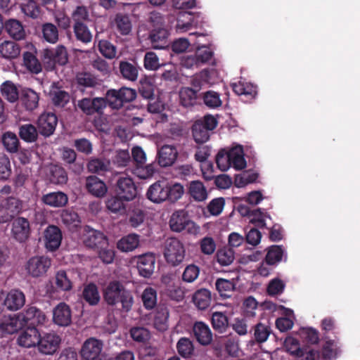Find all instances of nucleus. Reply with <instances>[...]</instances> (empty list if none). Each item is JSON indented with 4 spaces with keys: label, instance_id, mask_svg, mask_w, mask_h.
Here are the masks:
<instances>
[{
    "label": "nucleus",
    "instance_id": "f257e3e1",
    "mask_svg": "<svg viewBox=\"0 0 360 360\" xmlns=\"http://www.w3.org/2000/svg\"><path fill=\"white\" fill-rule=\"evenodd\" d=\"M103 298L108 305L120 303L122 310L129 312L134 304V297L130 290L119 281H110L103 290Z\"/></svg>",
    "mask_w": 360,
    "mask_h": 360
},
{
    "label": "nucleus",
    "instance_id": "f03ea898",
    "mask_svg": "<svg viewBox=\"0 0 360 360\" xmlns=\"http://www.w3.org/2000/svg\"><path fill=\"white\" fill-rule=\"evenodd\" d=\"M136 97L135 89L122 86L119 89H108L103 98L106 106L108 105L114 110H119L124 106V103L131 102Z\"/></svg>",
    "mask_w": 360,
    "mask_h": 360
},
{
    "label": "nucleus",
    "instance_id": "7ed1b4c3",
    "mask_svg": "<svg viewBox=\"0 0 360 360\" xmlns=\"http://www.w3.org/2000/svg\"><path fill=\"white\" fill-rule=\"evenodd\" d=\"M225 160L236 170H240L246 167V161L244 158L243 149L241 146H237L231 149L229 152L220 150L216 156V162L218 167L225 171L228 169L227 164H221V161Z\"/></svg>",
    "mask_w": 360,
    "mask_h": 360
},
{
    "label": "nucleus",
    "instance_id": "20e7f679",
    "mask_svg": "<svg viewBox=\"0 0 360 360\" xmlns=\"http://www.w3.org/2000/svg\"><path fill=\"white\" fill-rule=\"evenodd\" d=\"M217 125V120L211 115H207L203 118L196 120L192 126V135L198 143L207 141L210 132Z\"/></svg>",
    "mask_w": 360,
    "mask_h": 360
},
{
    "label": "nucleus",
    "instance_id": "39448f33",
    "mask_svg": "<svg viewBox=\"0 0 360 360\" xmlns=\"http://www.w3.org/2000/svg\"><path fill=\"white\" fill-rule=\"evenodd\" d=\"M169 226L172 231L181 232L186 231L188 233L195 234L199 226L190 219L188 212L184 210L175 211L170 217Z\"/></svg>",
    "mask_w": 360,
    "mask_h": 360
},
{
    "label": "nucleus",
    "instance_id": "423d86ee",
    "mask_svg": "<svg viewBox=\"0 0 360 360\" xmlns=\"http://www.w3.org/2000/svg\"><path fill=\"white\" fill-rule=\"evenodd\" d=\"M185 252L183 243L176 238H169L165 241L163 254L169 264L173 266L180 264L184 259Z\"/></svg>",
    "mask_w": 360,
    "mask_h": 360
},
{
    "label": "nucleus",
    "instance_id": "0eeeda50",
    "mask_svg": "<svg viewBox=\"0 0 360 360\" xmlns=\"http://www.w3.org/2000/svg\"><path fill=\"white\" fill-rule=\"evenodd\" d=\"M25 303V294L18 289H13L5 294L0 292V313L6 309L11 311L21 309Z\"/></svg>",
    "mask_w": 360,
    "mask_h": 360
},
{
    "label": "nucleus",
    "instance_id": "6e6552de",
    "mask_svg": "<svg viewBox=\"0 0 360 360\" xmlns=\"http://www.w3.org/2000/svg\"><path fill=\"white\" fill-rule=\"evenodd\" d=\"M24 326L35 327L45 324L47 317L45 313L35 306L29 305L18 315Z\"/></svg>",
    "mask_w": 360,
    "mask_h": 360
},
{
    "label": "nucleus",
    "instance_id": "1a4fd4ad",
    "mask_svg": "<svg viewBox=\"0 0 360 360\" xmlns=\"http://www.w3.org/2000/svg\"><path fill=\"white\" fill-rule=\"evenodd\" d=\"M82 240L85 247L94 250L108 245V237L102 231L92 229L89 226L84 227Z\"/></svg>",
    "mask_w": 360,
    "mask_h": 360
},
{
    "label": "nucleus",
    "instance_id": "9d476101",
    "mask_svg": "<svg viewBox=\"0 0 360 360\" xmlns=\"http://www.w3.org/2000/svg\"><path fill=\"white\" fill-rule=\"evenodd\" d=\"M51 265V261L48 257L34 256L29 259L25 269L29 275L38 278L45 275Z\"/></svg>",
    "mask_w": 360,
    "mask_h": 360
},
{
    "label": "nucleus",
    "instance_id": "9b49d317",
    "mask_svg": "<svg viewBox=\"0 0 360 360\" xmlns=\"http://www.w3.org/2000/svg\"><path fill=\"white\" fill-rule=\"evenodd\" d=\"M103 343L94 338L87 339L83 344L80 354L82 360H98L103 357L102 349Z\"/></svg>",
    "mask_w": 360,
    "mask_h": 360
},
{
    "label": "nucleus",
    "instance_id": "f8f14e48",
    "mask_svg": "<svg viewBox=\"0 0 360 360\" xmlns=\"http://www.w3.org/2000/svg\"><path fill=\"white\" fill-rule=\"evenodd\" d=\"M77 108L86 115H102L106 103L102 97L84 98L77 101Z\"/></svg>",
    "mask_w": 360,
    "mask_h": 360
},
{
    "label": "nucleus",
    "instance_id": "ddd939ff",
    "mask_svg": "<svg viewBox=\"0 0 360 360\" xmlns=\"http://www.w3.org/2000/svg\"><path fill=\"white\" fill-rule=\"evenodd\" d=\"M43 60L49 66L53 68L56 64L65 65L68 61V54L66 48L59 45L55 49H46L43 51Z\"/></svg>",
    "mask_w": 360,
    "mask_h": 360
},
{
    "label": "nucleus",
    "instance_id": "4468645a",
    "mask_svg": "<svg viewBox=\"0 0 360 360\" xmlns=\"http://www.w3.org/2000/svg\"><path fill=\"white\" fill-rule=\"evenodd\" d=\"M115 192L125 201H130L136 197L137 188L131 178L120 176L115 185Z\"/></svg>",
    "mask_w": 360,
    "mask_h": 360
},
{
    "label": "nucleus",
    "instance_id": "2eb2a0df",
    "mask_svg": "<svg viewBox=\"0 0 360 360\" xmlns=\"http://www.w3.org/2000/svg\"><path fill=\"white\" fill-rule=\"evenodd\" d=\"M21 203L15 198H8L0 205V224L11 221L14 217L20 212Z\"/></svg>",
    "mask_w": 360,
    "mask_h": 360
},
{
    "label": "nucleus",
    "instance_id": "dca6fc26",
    "mask_svg": "<svg viewBox=\"0 0 360 360\" xmlns=\"http://www.w3.org/2000/svg\"><path fill=\"white\" fill-rule=\"evenodd\" d=\"M61 339L59 335L53 333H45L37 344L40 353L50 355L54 354L58 349Z\"/></svg>",
    "mask_w": 360,
    "mask_h": 360
},
{
    "label": "nucleus",
    "instance_id": "f3484780",
    "mask_svg": "<svg viewBox=\"0 0 360 360\" xmlns=\"http://www.w3.org/2000/svg\"><path fill=\"white\" fill-rule=\"evenodd\" d=\"M11 233L17 241L20 243L25 242L29 238L31 233L28 219L25 217L15 219L12 224Z\"/></svg>",
    "mask_w": 360,
    "mask_h": 360
},
{
    "label": "nucleus",
    "instance_id": "a211bd4d",
    "mask_svg": "<svg viewBox=\"0 0 360 360\" xmlns=\"http://www.w3.org/2000/svg\"><path fill=\"white\" fill-rule=\"evenodd\" d=\"M53 322L59 326L66 327L72 323V311L65 302L58 303L53 309Z\"/></svg>",
    "mask_w": 360,
    "mask_h": 360
},
{
    "label": "nucleus",
    "instance_id": "6ab92c4d",
    "mask_svg": "<svg viewBox=\"0 0 360 360\" xmlns=\"http://www.w3.org/2000/svg\"><path fill=\"white\" fill-rule=\"evenodd\" d=\"M192 334L202 346L210 345L213 340L212 333L207 324L202 321H195L192 327Z\"/></svg>",
    "mask_w": 360,
    "mask_h": 360
},
{
    "label": "nucleus",
    "instance_id": "aec40b11",
    "mask_svg": "<svg viewBox=\"0 0 360 360\" xmlns=\"http://www.w3.org/2000/svg\"><path fill=\"white\" fill-rule=\"evenodd\" d=\"M57 124L58 118L53 112L42 113L37 120L39 133L46 137L53 134Z\"/></svg>",
    "mask_w": 360,
    "mask_h": 360
},
{
    "label": "nucleus",
    "instance_id": "412c9836",
    "mask_svg": "<svg viewBox=\"0 0 360 360\" xmlns=\"http://www.w3.org/2000/svg\"><path fill=\"white\" fill-rule=\"evenodd\" d=\"M46 248L49 251L56 250L60 245L62 241L61 230L55 225H49L44 233Z\"/></svg>",
    "mask_w": 360,
    "mask_h": 360
},
{
    "label": "nucleus",
    "instance_id": "4be33fe9",
    "mask_svg": "<svg viewBox=\"0 0 360 360\" xmlns=\"http://www.w3.org/2000/svg\"><path fill=\"white\" fill-rule=\"evenodd\" d=\"M155 257L153 253H146L137 257V269L139 275L144 278H150L155 269Z\"/></svg>",
    "mask_w": 360,
    "mask_h": 360
},
{
    "label": "nucleus",
    "instance_id": "5701e85b",
    "mask_svg": "<svg viewBox=\"0 0 360 360\" xmlns=\"http://www.w3.org/2000/svg\"><path fill=\"white\" fill-rule=\"evenodd\" d=\"M18 338L19 345L24 347H37L41 338V334L35 327L25 326Z\"/></svg>",
    "mask_w": 360,
    "mask_h": 360
},
{
    "label": "nucleus",
    "instance_id": "b1692460",
    "mask_svg": "<svg viewBox=\"0 0 360 360\" xmlns=\"http://www.w3.org/2000/svg\"><path fill=\"white\" fill-rule=\"evenodd\" d=\"M49 96L56 107L64 108L70 99V94L65 91L59 82H53L50 87Z\"/></svg>",
    "mask_w": 360,
    "mask_h": 360
},
{
    "label": "nucleus",
    "instance_id": "393cba45",
    "mask_svg": "<svg viewBox=\"0 0 360 360\" xmlns=\"http://www.w3.org/2000/svg\"><path fill=\"white\" fill-rule=\"evenodd\" d=\"M168 30L163 27H157L151 30L148 39L155 49H162L168 46Z\"/></svg>",
    "mask_w": 360,
    "mask_h": 360
},
{
    "label": "nucleus",
    "instance_id": "a878e982",
    "mask_svg": "<svg viewBox=\"0 0 360 360\" xmlns=\"http://www.w3.org/2000/svg\"><path fill=\"white\" fill-rule=\"evenodd\" d=\"M178 156V151L176 147L164 145L158 152L157 160L158 165L162 167H166L172 165Z\"/></svg>",
    "mask_w": 360,
    "mask_h": 360
},
{
    "label": "nucleus",
    "instance_id": "bb28decb",
    "mask_svg": "<svg viewBox=\"0 0 360 360\" xmlns=\"http://www.w3.org/2000/svg\"><path fill=\"white\" fill-rule=\"evenodd\" d=\"M147 198L153 202L160 203L167 200V183L157 181L148 188Z\"/></svg>",
    "mask_w": 360,
    "mask_h": 360
},
{
    "label": "nucleus",
    "instance_id": "cd10ccee",
    "mask_svg": "<svg viewBox=\"0 0 360 360\" xmlns=\"http://www.w3.org/2000/svg\"><path fill=\"white\" fill-rule=\"evenodd\" d=\"M141 68L134 60L131 61L121 60L119 63V71L122 77L130 82H135L139 77Z\"/></svg>",
    "mask_w": 360,
    "mask_h": 360
},
{
    "label": "nucleus",
    "instance_id": "c85d7f7f",
    "mask_svg": "<svg viewBox=\"0 0 360 360\" xmlns=\"http://www.w3.org/2000/svg\"><path fill=\"white\" fill-rule=\"evenodd\" d=\"M21 49L15 41L0 39V56L8 60L17 58L20 54Z\"/></svg>",
    "mask_w": 360,
    "mask_h": 360
},
{
    "label": "nucleus",
    "instance_id": "c756f323",
    "mask_svg": "<svg viewBox=\"0 0 360 360\" xmlns=\"http://www.w3.org/2000/svg\"><path fill=\"white\" fill-rule=\"evenodd\" d=\"M86 188L89 193L98 198L103 197L108 191L105 184L96 176L86 178Z\"/></svg>",
    "mask_w": 360,
    "mask_h": 360
},
{
    "label": "nucleus",
    "instance_id": "7c9ffc66",
    "mask_svg": "<svg viewBox=\"0 0 360 360\" xmlns=\"http://www.w3.org/2000/svg\"><path fill=\"white\" fill-rule=\"evenodd\" d=\"M110 162L103 157H91L89 159L86 168L93 174H103L110 169Z\"/></svg>",
    "mask_w": 360,
    "mask_h": 360
},
{
    "label": "nucleus",
    "instance_id": "2f4dec72",
    "mask_svg": "<svg viewBox=\"0 0 360 360\" xmlns=\"http://www.w3.org/2000/svg\"><path fill=\"white\" fill-rule=\"evenodd\" d=\"M188 194L196 202L205 201L208 197L206 187L200 181H191L188 185Z\"/></svg>",
    "mask_w": 360,
    "mask_h": 360
},
{
    "label": "nucleus",
    "instance_id": "473e14b6",
    "mask_svg": "<svg viewBox=\"0 0 360 360\" xmlns=\"http://www.w3.org/2000/svg\"><path fill=\"white\" fill-rule=\"evenodd\" d=\"M53 288L57 292H68L72 289L73 283L68 274L64 270L58 271L53 279Z\"/></svg>",
    "mask_w": 360,
    "mask_h": 360
},
{
    "label": "nucleus",
    "instance_id": "72a5a7b5",
    "mask_svg": "<svg viewBox=\"0 0 360 360\" xmlns=\"http://www.w3.org/2000/svg\"><path fill=\"white\" fill-rule=\"evenodd\" d=\"M192 301L199 310H205L211 304V292L206 288L197 290L193 295Z\"/></svg>",
    "mask_w": 360,
    "mask_h": 360
},
{
    "label": "nucleus",
    "instance_id": "f704fd0d",
    "mask_svg": "<svg viewBox=\"0 0 360 360\" xmlns=\"http://www.w3.org/2000/svg\"><path fill=\"white\" fill-rule=\"evenodd\" d=\"M140 236L136 233H129L122 237L117 243V248L122 252L134 250L139 245Z\"/></svg>",
    "mask_w": 360,
    "mask_h": 360
},
{
    "label": "nucleus",
    "instance_id": "c9c22d12",
    "mask_svg": "<svg viewBox=\"0 0 360 360\" xmlns=\"http://www.w3.org/2000/svg\"><path fill=\"white\" fill-rule=\"evenodd\" d=\"M233 91L238 96H243L246 101L252 100L257 95V86L251 83L239 81L232 84Z\"/></svg>",
    "mask_w": 360,
    "mask_h": 360
},
{
    "label": "nucleus",
    "instance_id": "e433bc0d",
    "mask_svg": "<svg viewBox=\"0 0 360 360\" xmlns=\"http://www.w3.org/2000/svg\"><path fill=\"white\" fill-rule=\"evenodd\" d=\"M42 201L53 207H62L68 204V197L61 191L51 192L42 196Z\"/></svg>",
    "mask_w": 360,
    "mask_h": 360
},
{
    "label": "nucleus",
    "instance_id": "4c0bfd02",
    "mask_svg": "<svg viewBox=\"0 0 360 360\" xmlns=\"http://www.w3.org/2000/svg\"><path fill=\"white\" fill-rule=\"evenodd\" d=\"M4 28L8 35L15 40L25 37V30L22 22L15 19H10L5 22Z\"/></svg>",
    "mask_w": 360,
    "mask_h": 360
},
{
    "label": "nucleus",
    "instance_id": "58836bf2",
    "mask_svg": "<svg viewBox=\"0 0 360 360\" xmlns=\"http://www.w3.org/2000/svg\"><path fill=\"white\" fill-rule=\"evenodd\" d=\"M199 99L198 93L193 88L184 86L179 91V102L184 108L193 107L198 103Z\"/></svg>",
    "mask_w": 360,
    "mask_h": 360
},
{
    "label": "nucleus",
    "instance_id": "ea45409f",
    "mask_svg": "<svg viewBox=\"0 0 360 360\" xmlns=\"http://www.w3.org/2000/svg\"><path fill=\"white\" fill-rule=\"evenodd\" d=\"M115 30L122 36L128 35L132 30V24L129 15L117 13L114 19Z\"/></svg>",
    "mask_w": 360,
    "mask_h": 360
},
{
    "label": "nucleus",
    "instance_id": "a19ab883",
    "mask_svg": "<svg viewBox=\"0 0 360 360\" xmlns=\"http://www.w3.org/2000/svg\"><path fill=\"white\" fill-rule=\"evenodd\" d=\"M73 32L76 39L84 44H88L92 41L93 34L85 22L74 23Z\"/></svg>",
    "mask_w": 360,
    "mask_h": 360
},
{
    "label": "nucleus",
    "instance_id": "79ce46f5",
    "mask_svg": "<svg viewBox=\"0 0 360 360\" xmlns=\"http://www.w3.org/2000/svg\"><path fill=\"white\" fill-rule=\"evenodd\" d=\"M0 91L1 96L10 103H15L19 99V90L11 81L3 82L0 86Z\"/></svg>",
    "mask_w": 360,
    "mask_h": 360
},
{
    "label": "nucleus",
    "instance_id": "37998d69",
    "mask_svg": "<svg viewBox=\"0 0 360 360\" xmlns=\"http://www.w3.org/2000/svg\"><path fill=\"white\" fill-rule=\"evenodd\" d=\"M77 88L81 91H84L87 88H95L98 85V79L89 72H79L76 76Z\"/></svg>",
    "mask_w": 360,
    "mask_h": 360
},
{
    "label": "nucleus",
    "instance_id": "c03bdc74",
    "mask_svg": "<svg viewBox=\"0 0 360 360\" xmlns=\"http://www.w3.org/2000/svg\"><path fill=\"white\" fill-rule=\"evenodd\" d=\"M21 101L27 110H33L39 104V94L31 89H25L21 92Z\"/></svg>",
    "mask_w": 360,
    "mask_h": 360
},
{
    "label": "nucleus",
    "instance_id": "a18cd8bd",
    "mask_svg": "<svg viewBox=\"0 0 360 360\" xmlns=\"http://www.w3.org/2000/svg\"><path fill=\"white\" fill-rule=\"evenodd\" d=\"M82 297L91 306L97 305L101 300L98 287L93 283L84 287Z\"/></svg>",
    "mask_w": 360,
    "mask_h": 360
},
{
    "label": "nucleus",
    "instance_id": "49530a36",
    "mask_svg": "<svg viewBox=\"0 0 360 360\" xmlns=\"http://www.w3.org/2000/svg\"><path fill=\"white\" fill-rule=\"evenodd\" d=\"M23 65L32 73L39 74L42 70V66L34 53L25 51L22 53Z\"/></svg>",
    "mask_w": 360,
    "mask_h": 360
},
{
    "label": "nucleus",
    "instance_id": "de8ad7c7",
    "mask_svg": "<svg viewBox=\"0 0 360 360\" xmlns=\"http://www.w3.org/2000/svg\"><path fill=\"white\" fill-rule=\"evenodd\" d=\"M49 179L51 183L56 185H64L68 180L65 169L56 165L50 167Z\"/></svg>",
    "mask_w": 360,
    "mask_h": 360
},
{
    "label": "nucleus",
    "instance_id": "09e8293b",
    "mask_svg": "<svg viewBox=\"0 0 360 360\" xmlns=\"http://www.w3.org/2000/svg\"><path fill=\"white\" fill-rule=\"evenodd\" d=\"M2 143L7 152L15 153L18 152L20 144L16 134L11 131H6L2 135Z\"/></svg>",
    "mask_w": 360,
    "mask_h": 360
},
{
    "label": "nucleus",
    "instance_id": "8fccbe9b",
    "mask_svg": "<svg viewBox=\"0 0 360 360\" xmlns=\"http://www.w3.org/2000/svg\"><path fill=\"white\" fill-rule=\"evenodd\" d=\"M62 160L70 165V169L76 174H79L83 170L82 165L75 162L77 158L76 152L71 148H64L62 151Z\"/></svg>",
    "mask_w": 360,
    "mask_h": 360
},
{
    "label": "nucleus",
    "instance_id": "3c124183",
    "mask_svg": "<svg viewBox=\"0 0 360 360\" xmlns=\"http://www.w3.org/2000/svg\"><path fill=\"white\" fill-rule=\"evenodd\" d=\"M39 131L32 124H22L19 127L20 138L27 143H33L37 140Z\"/></svg>",
    "mask_w": 360,
    "mask_h": 360
},
{
    "label": "nucleus",
    "instance_id": "603ef678",
    "mask_svg": "<svg viewBox=\"0 0 360 360\" xmlns=\"http://www.w3.org/2000/svg\"><path fill=\"white\" fill-rule=\"evenodd\" d=\"M253 331L255 340L259 344L265 342L272 332L268 323H264L262 322L257 323L253 327Z\"/></svg>",
    "mask_w": 360,
    "mask_h": 360
},
{
    "label": "nucleus",
    "instance_id": "864d4df0",
    "mask_svg": "<svg viewBox=\"0 0 360 360\" xmlns=\"http://www.w3.org/2000/svg\"><path fill=\"white\" fill-rule=\"evenodd\" d=\"M98 49L105 58L112 60L117 58V49L116 46L107 39L98 40Z\"/></svg>",
    "mask_w": 360,
    "mask_h": 360
},
{
    "label": "nucleus",
    "instance_id": "5fc2aeb1",
    "mask_svg": "<svg viewBox=\"0 0 360 360\" xmlns=\"http://www.w3.org/2000/svg\"><path fill=\"white\" fill-rule=\"evenodd\" d=\"M203 103L210 109H217L222 105L220 94L214 91L209 90L202 94Z\"/></svg>",
    "mask_w": 360,
    "mask_h": 360
},
{
    "label": "nucleus",
    "instance_id": "6e6d98bb",
    "mask_svg": "<svg viewBox=\"0 0 360 360\" xmlns=\"http://www.w3.org/2000/svg\"><path fill=\"white\" fill-rule=\"evenodd\" d=\"M176 349L181 356L188 359L193 355L194 345L189 338H181L176 343Z\"/></svg>",
    "mask_w": 360,
    "mask_h": 360
},
{
    "label": "nucleus",
    "instance_id": "4d7b16f0",
    "mask_svg": "<svg viewBox=\"0 0 360 360\" xmlns=\"http://www.w3.org/2000/svg\"><path fill=\"white\" fill-rule=\"evenodd\" d=\"M125 201L119 195L112 196L108 199L106 201V207L111 212L123 214L126 212V205L124 202Z\"/></svg>",
    "mask_w": 360,
    "mask_h": 360
},
{
    "label": "nucleus",
    "instance_id": "13d9d810",
    "mask_svg": "<svg viewBox=\"0 0 360 360\" xmlns=\"http://www.w3.org/2000/svg\"><path fill=\"white\" fill-rule=\"evenodd\" d=\"M21 321L20 319L17 317H8L0 322V330L8 334H13L18 330L21 326H23L22 322L18 324V321Z\"/></svg>",
    "mask_w": 360,
    "mask_h": 360
},
{
    "label": "nucleus",
    "instance_id": "bf43d9fd",
    "mask_svg": "<svg viewBox=\"0 0 360 360\" xmlns=\"http://www.w3.org/2000/svg\"><path fill=\"white\" fill-rule=\"evenodd\" d=\"M43 38L51 44H55L58 40V29L57 26L51 22H46L41 27Z\"/></svg>",
    "mask_w": 360,
    "mask_h": 360
},
{
    "label": "nucleus",
    "instance_id": "052dcab7",
    "mask_svg": "<svg viewBox=\"0 0 360 360\" xmlns=\"http://www.w3.org/2000/svg\"><path fill=\"white\" fill-rule=\"evenodd\" d=\"M211 321L213 328L221 333L225 332L229 326L228 318L222 312H214Z\"/></svg>",
    "mask_w": 360,
    "mask_h": 360
},
{
    "label": "nucleus",
    "instance_id": "680f3d73",
    "mask_svg": "<svg viewBox=\"0 0 360 360\" xmlns=\"http://www.w3.org/2000/svg\"><path fill=\"white\" fill-rule=\"evenodd\" d=\"M141 299L143 304V307L146 309H153L157 304L156 290L151 287L146 288L142 293Z\"/></svg>",
    "mask_w": 360,
    "mask_h": 360
},
{
    "label": "nucleus",
    "instance_id": "e2e57ef3",
    "mask_svg": "<svg viewBox=\"0 0 360 360\" xmlns=\"http://www.w3.org/2000/svg\"><path fill=\"white\" fill-rule=\"evenodd\" d=\"M265 218L271 219V217L266 212H263L261 208L252 210L250 217V222L257 228L266 227Z\"/></svg>",
    "mask_w": 360,
    "mask_h": 360
},
{
    "label": "nucleus",
    "instance_id": "0e129e2a",
    "mask_svg": "<svg viewBox=\"0 0 360 360\" xmlns=\"http://www.w3.org/2000/svg\"><path fill=\"white\" fill-rule=\"evenodd\" d=\"M283 255V250L280 245L271 246L266 253L265 261L269 265H274L281 261Z\"/></svg>",
    "mask_w": 360,
    "mask_h": 360
},
{
    "label": "nucleus",
    "instance_id": "69168bd1",
    "mask_svg": "<svg viewBox=\"0 0 360 360\" xmlns=\"http://www.w3.org/2000/svg\"><path fill=\"white\" fill-rule=\"evenodd\" d=\"M217 262L221 266H228L234 260V251L231 248H224L217 253Z\"/></svg>",
    "mask_w": 360,
    "mask_h": 360
},
{
    "label": "nucleus",
    "instance_id": "338daca9",
    "mask_svg": "<svg viewBox=\"0 0 360 360\" xmlns=\"http://www.w3.org/2000/svg\"><path fill=\"white\" fill-rule=\"evenodd\" d=\"M169 312L166 309L158 310L154 318V326L160 331H164L167 328Z\"/></svg>",
    "mask_w": 360,
    "mask_h": 360
},
{
    "label": "nucleus",
    "instance_id": "774afa93",
    "mask_svg": "<svg viewBox=\"0 0 360 360\" xmlns=\"http://www.w3.org/2000/svg\"><path fill=\"white\" fill-rule=\"evenodd\" d=\"M155 171L156 169L153 164H148L147 165H141L135 166L133 169V174L137 176L139 179H146L151 177Z\"/></svg>",
    "mask_w": 360,
    "mask_h": 360
}]
</instances>
